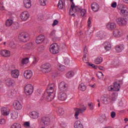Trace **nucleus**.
I'll use <instances>...</instances> for the list:
<instances>
[{
	"label": "nucleus",
	"mask_w": 128,
	"mask_h": 128,
	"mask_svg": "<svg viewBox=\"0 0 128 128\" xmlns=\"http://www.w3.org/2000/svg\"><path fill=\"white\" fill-rule=\"evenodd\" d=\"M46 92L48 96H44V98L47 102H52V100L54 98V86L48 85Z\"/></svg>",
	"instance_id": "obj_1"
},
{
	"label": "nucleus",
	"mask_w": 128,
	"mask_h": 128,
	"mask_svg": "<svg viewBox=\"0 0 128 128\" xmlns=\"http://www.w3.org/2000/svg\"><path fill=\"white\" fill-rule=\"evenodd\" d=\"M82 8L80 6H74V3L72 2L71 8L70 9V14L72 16H74L76 14L78 16V12H80Z\"/></svg>",
	"instance_id": "obj_2"
},
{
	"label": "nucleus",
	"mask_w": 128,
	"mask_h": 128,
	"mask_svg": "<svg viewBox=\"0 0 128 128\" xmlns=\"http://www.w3.org/2000/svg\"><path fill=\"white\" fill-rule=\"evenodd\" d=\"M18 38L20 42H28L30 37V34L27 32H22L18 36Z\"/></svg>",
	"instance_id": "obj_3"
},
{
	"label": "nucleus",
	"mask_w": 128,
	"mask_h": 128,
	"mask_svg": "<svg viewBox=\"0 0 128 128\" xmlns=\"http://www.w3.org/2000/svg\"><path fill=\"white\" fill-rule=\"evenodd\" d=\"M52 70V65L50 63L44 64L41 66V70L42 72L44 74H48V72H50Z\"/></svg>",
	"instance_id": "obj_4"
},
{
	"label": "nucleus",
	"mask_w": 128,
	"mask_h": 128,
	"mask_svg": "<svg viewBox=\"0 0 128 128\" xmlns=\"http://www.w3.org/2000/svg\"><path fill=\"white\" fill-rule=\"evenodd\" d=\"M50 52L53 54H56L60 52V47L56 43L51 44L50 46Z\"/></svg>",
	"instance_id": "obj_5"
},
{
	"label": "nucleus",
	"mask_w": 128,
	"mask_h": 128,
	"mask_svg": "<svg viewBox=\"0 0 128 128\" xmlns=\"http://www.w3.org/2000/svg\"><path fill=\"white\" fill-rule=\"evenodd\" d=\"M24 90L26 96H30L34 92V86L30 84H28L26 86Z\"/></svg>",
	"instance_id": "obj_6"
},
{
	"label": "nucleus",
	"mask_w": 128,
	"mask_h": 128,
	"mask_svg": "<svg viewBox=\"0 0 128 128\" xmlns=\"http://www.w3.org/2000/svg\"><path fill=\"white\" fill-rule=\"evenodd\" d=\"M112 34L114 38H118L124 36V32L120 29H116L113 31Z\"/></svg>",
	"instance_id": "obj_7"
},
{
	"label": "nucleus",
	"mask_w": 128,
	"mask_h": 128,
	"mask_svg": "<svg viewBox=\"0 0 128 128\" xmlns=\"http://www.w3.org/2000/svg\"><path fill=\"white\" fill-rule=\"evenodd\" d=\"M20 18L22 22H26L30 18V14L28 11H24L20 14Z\"/></svg>",
	"instance_id": "obj_8"
},
{
	"label": "nucleus",
	"mask_w": 128,
	"mask_h": 128,
	"mask_svg": "<svg viewBox=\"0 0 128 128\" xmlns=\"http://www.w3.org/2000/svg\"><path fill=\"white\" fill-rule=\"evenodd\" d=\"M13 107L16 110H22V104L18 100H16L13 103Z\"/></svg>",
	"instance_id": "obj_9"
},
{
	"label": "nucleus",
	"mask_w": 128,
	"mask_h": 128,
	"mask_svg": "<svg viewBox=\"0 0 128 128\" xmlns=\"http://www.w3.org/2000/svg\"><path fill=\"white\" fill-rule=\"evenodd\" d=\"M50 118L44 117L41 118L40 120H39V124L40 126L44 125L45 126H46L50 124Z\"/></svg>",
	"instance_id": "obj_10"
},
{
	"label": "nucleus",
	"mask_w": 128,
	"mask_h": 128,
	"mask_svg": "<svg viewBox=\"0 0 128 128\" xmlns=\"http://www.w3.org/2000/svg\"><path fill=\"white\" fill-rule=\"evenodd\" d=\"M32 71L30 70H28L24 72V76L26 80H30L32 78Z\"/></svg>",
	"instance_id": "obj_11"
},
{
	"label": "nucleus",
	"mask_w": 128,
	"mask_h": 128,
	"mask_svg": "<svg viewBox=\"0 0 128 128\" xmlns=\"http://www.w3.org/2000/svg\"><path fill=\"white\" fill-rule=\"evenodd\" d=\"M116 23L120 26L126 24V20L124 18L120 17L116 19Z\"/></svg>",
	"instance_id": "obj_12"
},
{
	"label": "nucleus",
	"mask_w": 128,
	"mask_h": 128,
	"mask_svg": "<svg viewBox=\"0 0 128 128\" xmlns=\"http://www.w3.org/2000/svg\"><path fill=\"white\" fill-rule=\"evenodd\" d=\"M0 55L4 58H10V51L6 50H1Z\"/></svg>",
	"instance_id": "obj_13"
},
{
	"label": "nucleus",
	"mask_w": 128,
	"mask_h": 128,
	"mask_svg": "<svg viewBox=\"0 0 128 128\" xmlns=\"http://www.w3.org/2000/svg\"><path fill=\"white\" fill-rule=\"evenodd\" d=\"M68 98V95L64 92H60L58 94V98L60 100H66Z\"/></svg>",
	"instance_id": "obj_14"
},
{
	"label": "nucleus",
	"mask_w": 128,
	"mask_h": 128,
	"mask_svg": "<svg viewBox=\"0 0 128 128\" xmlns=\"http://www.w3.org/2000/svg\"><path fill=\"white\" fill-rule=\"evenodd\" d=\"M106 26L109 30H114L116 28V24L114 22H109L106 24Z\"/></svg>",
	"instance_id": "obj_15"
},
{
	"label": "nucleus",
	"mask_w": 128,
	"mask_h": 128,
	"mask_svg": "<svg viewBox=\"0 0 128 128\" xmlns=\"http://www.w3.org/2000/svg\"><path fill=\"white\" fill-rule=\"evenodd\" d=\"M10 74L13 78H18L20 76V71L18 70H12Z\"/></svg>",
	"instance_id": "obj_16"
},
{
	"label": "nucleus",
	"mask_w": 128,
	"mask_h": 128,
	"mask_svg": "<svg viewBox=\"0 0 128 128\" xmlns=\"http://www.w3.org/2000/svg\"><path fill=\"white\" fill-rule=\"evenodd\" d=\"M44 36L43 34L40 35L36 38V44H42L44 42Z\"/></svg>",
	"instance_id": "obj_17"
},
{
	"label": "nucleus",
	"mask_w": 128,
	"mask_h": 128,
	"mask_svg": "<svg viewBox=\"0 0 128 128\" xmlns=\"http://www.w3.org/2000/svg\"><path fill=\"white\" fill-rule=\"evenodd\" d=\"M116 52H122L124 50V44H118L115 46Z\"/></svg>",
	"instance_id": "obj_18"
},
{
	"label": "nucleus",
	"mask_w": 128,
	"mask_h": 128,
	"mask_svg": "<svg viewBox=\"0 0 128 128\" xmlns=\"http://www.w3.org/2000/svg\"><path fill=\"white\" fill-rule=\"evenodd\" d=\"M5 84L8 86H12L14 85V80L12 78H8L5 80Z\"/></svg>",
	"instance_id": "obj_19"
},
{
	"label": "nucleus",
	"mask_w": 128,
	"mask_h": 128,
	"mask_svg": "<svg viewBox=\"0 0 128 128\" xmlns=\"http://www.w3.org/2000/svg\"><path fill=\"white\" fill-rule=\"evenodd\" d=\"M1 114L2 116H8L10 114V109L6 107L1 108Z\"/></svg>",
	"instance_id": "obj_20"
},
{
	"label": "nucleus",
	"mask_w": 128,
	"mask_h": 128,
	"mask_svg": "<svg viewBox=\"0 0 128 128\" xmlns=\"http://www.w3.org/2000/svg\"><path fill=\"white\" fill-rule=\"evenodd\" d=\"M100 100L102 104H106L108 102H110V97L108 95H103L100 97Z\"/></svg>",
	"instance_id": "obj_21"
},
{
	"label": "nucleus",
	"mask_w": 128,
	"mask_h": 128,
	"mask_svg": "<svg viewBox=\"0 0 128 128\" xmlns=\"http://www.w3.org/2000/svg\"><path fill=\"white\" fill-rule=\"evenodd\" d=\"M24 6L25 8H32V1L30 0H24Z\"/></svg>",
	"instance_id": "obj_22"
},
{
	"label": "nucleus",
	"mask_w": 128,
	"mask_h": 128,
	"mask_svg": "<svg viewBox=\"0 0 128 128\" xmlns=\"http://www.w3.org/2000/svg\"><path fill=\"white\" fill-rule=\"evenodd\" d=\"M91 8L93 12H98L100 10V6L96 2H94L91 5Z\"/></svg>",
	"instance_id": "obj_23"
},
{
	"label": "nucleus",
	"mask_w": 128,
	"mask_h": 128,
	"mask_svg": "<svg viewBox=\"0 0 128 128\" xmlns=\"http://www.w3.org/2000/svg\"><path fill=\"white\" fill-rule=\"evenodd\" d=\"M30 116L33 120H36L40 117L38 113L36 111H33L30 113Z\"/></svg>",
	"instance_id": "obj_24"
},
{
	"label": "nucleus",
	"mask_w": 128,
	"mask_h": 128,
	"mask_svg": "<svg viewBox=\"0 0 128 128\" xmlns=\"http://www.w3.org/2000/svg\"><path fill=\"white\" fill-rule=\"evenodd\" d=\"M104 46L106 52H108L112 50V44L110 42H105L104 44Z\"/></svg>",
	"instance_id": "obj_25"
},
{
	"label": "nucleus",
	"mask_w": 128,
	"mask_h": 128,
	"mask_svg": "<svg viewBox=\"0 0 128 128\" xmlns=\"http://www.w3.org/2000/svg\"><path fill=\"white\" fill-rule=\"evenodd\" d=\"M66 84L64 82H61L58 86V88L60 92H62V90H66Z\"/></svg>",
	"instance_id": "obj_26"
},
{
	"label": "nucleus",
	"mask_w": 128,
	"mask_h": 128,
	"mask_svg": "<svg viewBox=\"0 0 128 128\" xmlns=\"http://www.w3.org/2000/svg\"><path fill=\"white\" fill-rule=\"evenodd\" d=\"M74 128H84V125L82 123L80 120L76 121L74 124Z\"/></svg>",
	"instance_id": "obj_27"
},
{
	"label": "nucleus",
	"mask_w": 128,
	"mask_h": 128,
	"mask_svg": "<svg viewBox=\"0 0 128 128\" xmlns=\"http://www.w3.org/2000/svg\"><path fill=\"white\" fill-rule=\"evenodd\" d=\"M108 96L110 102H114L116 100V98H118V94L116 93H113L111 96Z\"/></svg>",
	"instance_id": "obj_28"
},
{
	"label": "nucleus",
	"mask_w": 128,
	"mask_h": 128,
	"mask_svg": "<svg viewBox=\"0 0 128 128\" xmlns=\"http://www.w3.org/2000/svg\"><path fill=\"white\" fill-rule=\"evenodd\" d=\"M22 48L24 50H31V48H32V43H28L22 46Z\"/></svg>",
	"instance_id": "obj_29"
},
{
	"label": "nucleus",
	"mask_w": 128,
	"mask_h": 128,
	"mask_svg": "<svg viewBox=\"0 0 128 128\" xmlns=\"http://www.w3.org/2000/svg\"><path fill=\"white\" fill-rule=\"evenodd\" d=\"M114 92H118L120 90V84L114 82Z\"/></svg>",
	"instance_id": "obj_30"
},
{
	"label": "nucleus",
	"mask_w": 128,
	"mask_h": 128,
	"mask_svg": "<svg viewBox=\"0 0 128 128\" xmlns=\"http://www.w3.org/2000/svg\"><path fill=\"white\" fill-rule=\"evenodd\" d=\"M78 88L80 90L84 92L86 90V86L84 83H81L79 84Z\"/></svg>",
	"instance_id": "obj_31"
},
{
	"label": "nucleus",
	"mask_w": 128,
	"mask_h": 128,
	"mask_svg": "<svg viewBox=\"0 0 128 128\" xmlns=\"http://www.w3.org/2000/svg\"><path fill=\"white\" fill-rule=\"evenodd\" d=\"M30 58H25L21 60V64L23 66H24V64H28V62H30Z\"/></svg>",
	"instance_id": "obj_32"
},
{
	"label": "nucleus",
	"mask_w": 128,
	"mask_h": 128,
	"mask_svg": "<svg viewBox=\"0 0 128 128\" xmlns=\"http://www.w3.org/2000/svg\"><path fill=\"white\" fill-rule=\"evenodd\" d=\"M94 62L96 64H100L102 62V58L99 56L94 60Z\"/></svg>",
	"instance_id": "obj_33"
},
{
	"label": "nucleus",
	"mask_w": 128,
	"mask_h": 128,
	"mask_svg": "<svg viewBox=\"0 0 128 128\" xmlns=\"http://www.w3.org/2000/svg\"><path fill=\"white\" fill-rule=\"evenodd\" d=\"M18 113L16 112H13L11 114V118L12 120H16V118H18Z\"/></svg>",
	"instance_id": "obj_34"
},
{
	"label": "nucleus",
	"mask_w": 128,
	"mask_h": 128,
	"mask_svg": "<svg viewBox=\"0 0 128 128\" xmlns=\"http://www.w3.org/2000/svg\"><path fill=\"white\" fill-rule=\"evenodd\" d=\"M120 10V14H123L124 16H126L128 14V10H126V8L125 7H123Z\"/></svg>",
	"instance_id": "obj_35"
},
{
	"label": "nucleus",
	"mask_w": 128,
	"mask_h": 128,
	"mask_svg": "<svg viewBox=\"0 0 128 128\" xmlns=\"http://www.w3.org/2000/svg\"><path fill=\"white\" fill-rule=\"evenodd\" d=\"M74 110H75V114H74L75 118L76 120H78V116H80V114L82 113L80 112V110H78V109L77 108H76L74 109Z\"/></svg>",
	"instance_id": "obj_36"
},
{
	"label": "nucleus",
	"mask_w": 128,
	"mask_h": 128,
	"mask_svg": "<svg viewBox=\"0 0 128 128\" xmlns=\"http://www.w3.org/2000/svg\"><path fill=\"white\" fill-rule=\"evenodd\" d=\"M64 2H62V0H60L58 1V8H60V10H62V8H64V7L65 6Z\"/></svg>",
	"instance_id": "obj_37"
},
{
	"label": "nucleus",
	"mask_w": 128,
	"mask_h": 128,
	"mask_svg": "<svg viewBox=\"0 0 128 128\" xmlns=\"http://www.w3.org/2000/svg\"><path fill=\"white\" fill-rule=\"evenodd\" d=\"M75 74H76L74 73V72L72 71H70L66 74V78H72V76H74Z\"/></svg>",
	"instance_id": "obj_38"
},
{
	"label": "nucleus",
	"mask_w": 128,
	"mask_h": 128,
	"mask_svg": "<svg viewBox=\"0 0 128 128\" xmlns=\"http://www.w3.org/2000/svg\"><path fill=\"white\" fill-rule=\"evenodd\" d=\"M56 68L60 72H64V66H63L62 64H58Z\"/></svg>",
	"instance_id": "obj_39"
},
{
	"label": "nucleus",
	"mask_w": 128,
	"mask_h": 128,
	"mask_svg": "<svg viewBox=\"0 0 128 128\" xmlns=\"http://www.w3.org/2000/svg\"><path fill=\"white\" fill-rule=\"evenodd\" d=\"M12 24H14L12 20L8 19L6 20V26H10Z\"/></svg>",
	"instance_id": "obj_40"
},
{
	"label": "nucleus",
	"mask_w": 128,
	"mask_h": 128,
	"mask_svg": "<svg viewBox=\"0 0 128 128\" xmlns=\"http://www.w3.org/2000/svg\"><path fill=\"white\" fill-rule=\"evenodd\" d=\"M96 76L100 80H102V78H104V74L100 72H98L96 74Z\"/></svg>",
	"instance_id": "obj_41"
},
{
	"label": "nucleus",
	"mask_w": 128,
	"mask_h": 128,
	"mask_svg": "<svg viewBox=\"0 0 128 128\" xmlns=\"http://www.w3.org/2000/svg\"><path fill=\"white\" fill-rule=\"evenodd\" d=\"M80 10V15L81 16H86V10L82 8Z\"/></svg>",
	"instance_id": "obj_42"
},
{
	"label": "nucleus",
	"mask_w": 128,
	"mask_h": 128,
	"mask_svg": "<svg viewBox=\"0 0 128 128\" xmlns=\"http://www.w3.org/2000/svg\"><path fill=\"white\" fill-rule=\"evenodd\" d=\"M30 122H25L23 124V126L24 128H30Z\"/></svg>",
	"instance_id": "obj_43"
},
{
	"label": "nucleus",
	"mask_w": 128,
	"mask_h": 128,
	"mask_svg": "<svg viewBox=\"0 0 128 128\" xmlns=\"http://www.w3.org/2000/svg\"><path fill=\"white\" fill-rule=\"evenodd\" d=\"M47 0H39V2L40 6H44L46 4Z\"/></svg>",
	"instance_id": "obj_44"
},
{
	"label": "nucleus",
	"mask_w": 128,
	"mask_h": 128,
	"mask_svg": "<svg viewBox=\"0 0 128 128\" xmlns=\"http://www.w3.org/2000/svg\"><path fill=\"white\" fill-rule=\"evenodd\" d=\"M38 62V58L36 57H34V60L32 62V66H36Z\"/></svg>",
	"instance_id": "obj_45"
},
{
	"label": "nucleus",
	"mask_w": 128,
	"mask_h": 128,
	"mask_svg": "<svg viewBox=\"0 0 128 128\" xmlns=\"http://www.w3.org/2000/svg\"><path fill=\"white\" fill-rule=\"evenodd\" d=\"M78 109V110L80 112L81 114H82L85 110H86V106H84L82 108H77Z\"/></svg>",
	"instance_id": "obj_46"
},
{
	"label": "nucleus",
	"mask_w": 128,
	"mask_h": 128,
	"mask_svg": "<svg viewBox=\"0 0 128 128\" xmlns=\"http://www.w3.org/2000/svg\"><path fill=\"white\" fill-rule=\"evenodd\" d=\"M88 48H84V57H83V60H84V59L86 58V54H88Z\"/></svg>",
	"instance_id": "obj_47"
},
{
	"label": "nucleus",
	"mask_w": 128,
	"mask_h": 128,
	"mask_svg": "<svg viewBox=\"0 0 128 128\" xmlns=\"http://www.w3.org/2000/svg\"><path fill=\"white\" fill-rule=\"evenodd\" d=\"M88 106H89V110H94V107L92 102L90 103Z\"/></svg>",
	"instance_id": "obj_48"
},
{
	"label": "nucleus",
	"mask_w": 128,
	"mask_h": 128,
	"mask_svg": "<svg viewBox=\"0 0 128 128\" xmlns=\"http://www.w3.org/2000/svg\"><path fill=\"white\" fill-rule=\"evenodd\" d=\"M9 46H10L12 48H16V46L14 42L12 41L9 44Z\"/></svg>",
	"instance_id": "obj_49"
},
{
	"label": "nucleus",
	"mask_w": 128,
	"mask_h": 128,
	"mask_svg": "<svg viewBox=\"0 0 128 128\" xmlns=\"http://www.w3.org/2000/svg\"><path fill=\"white\" fill-rule=\"evenodd\" d=\"M108 90L109 92H114V86L111 85L109 86L108 88Z\"/></svg>",
	"instance_id": "obj_50"
},
{
	"label": "nucleus",
	"mask_w": 128,
	"mask_h": 128,
	"mask_svg": "<svg viewBox=\"0 0 128 128\" xmlns=\"http://www.w3.org/2000/svg\"><path fill=\"white\" fill-rule=\"evenodd\" d=\"M107 120H106V117H103V118H100V122H106Z\"/></svg>",
	"instance_id": "obj_51"
},
{
	"label": "nucleus",
	"mask_w": 128,
	"mask_h": 128,
	"mask_svg": "<svg viewBox=\"0 0 128 128\" xmlns=\"http://www.w3.org/2000/svg\"><path fill=\"white\" fill-rule=\"evenodd\" d=\"M0 10H6V8L4 6V3H0Z\"/></svg>",
	"instance_id": "obj_52"
},
{
	"label": "nucleus",
	"mask_w": 128,
	"mask_h": 128,
	"mask_svg": "<svg viewBox=\"0 0 128 128\" xmlns=\"http://www.w3.org/2000/svg\"><path fill=\"white\" fill-rule=\"evenodd\" d=\"M116 116V114L114 112H111V118H114Z\"/></svg>",
	"instance_id": "obj_53"
},
{
	"label": "nucleus",
	"mask_w": 128,
	"mask_h": 128,
	"mask_svg": "<svg viewBox=\"0 0 128 128\" xmlns=\"http://www.w3.org/2000/svg\"><path fill=\"white\" fill-rule=\"evenodd\" d=\"M116 6H117V4H116V2H113L111 4V6L113 8H116Z\"/></svg>",
	"instance_id": "obj_54"
},
{
	"label": "nucleus",
	"mask_w": 128,
	"mask_h": 128,
	"mask_svg": "<svg viewBox=\"0 0 128 128\" xmlns=\"http://www.w3.org/2000/svg\"><path fill=\"white\" fill-rule=\"evenodd\" d=\"M64 62L66 66L70 64V59H68V58L64 60Z\"/></svg>",
	"instance_id": "obj_55"
},
{
	"label": "nucleus",
	"mask_w": 128,
	"mask_h": 128,
	"mask_svg": "<svg viewBox=\"0 0 128 128\" xmlns=\"http://www.w3.org/2000/svg\"><path fill=\"white\" fill-rule=\"evenodd\" d=\"M58 24V21L56 20H54L53 24H52V26H54Z\"/></svg>",
	"instance_id": "obj_56"
},
{
	"label": "nucleus",
	"mask_w": 128,
	"mask_h": 128,
	"mask_svg": "<svg viewBox=\"0 0 128 128\" xmlns=\"http://www.w3.org/2000/svg\"><path fill=\"white\" fill-rule=\"evenodd\" d=\"M0 124L2 125L6 124V120L4 119H1L0 120Z\"/></svg>",
	"instance_id": "obj_57"
},
{
	"label": "nucleus",
	"mask_w": 128,
	"mask_h": 128,
	"mask_svg": "<svg viewBox=\"0 0 128 128\" xmlns=\"http://www.w3.org/2000/svg\"><path fill=\"white\" fill-rule=\"evenodd\" d=\"M58 113L60 114V116H62V114H64V112L60 110H58Z\"/></svg>",
	"instance_id": "obj_58"
},
{
	"label": "nucleus",
	"mask_w": 128,
	"mask_h": 128,
	"mask_svg": "<svg viewBox=\"0 0 128 128\" xmlns=\"http://www.w3.org/2000/svg\"><path fill=\"white\" fill-rule=\"evenodd\" d=\"M88 28H90L92 26V22H90V19H88Z\"/></svg>",
	"instance_id": "obj_59"
},
{
	"label": "nucleus",
	"mask_w": 128,
	"mask_h": 128,
	"mask_svg": "<svg viewBox=\"0 0 128 128\" xmlns=\"http://www.w3.org/2000/svg\"><path fill=\"white\" fill-rule=\"evenodd\" d=\"M50 36H56V31L53 30L50 34Z\"/></svg>",
	"instance_id": "obj_60"
},
{
	"label": "nucleus",
	"mask_w": 128,
	"mask_h": 128,
	"mask_svg": "<svg viewBox=\"0 0 128 128\" xmlns=\"http://www.w3.org/2000/svg\"><path fill=\"white\" fill-rule=\"evenodd\" d=\"M89 66H92V68H97V66H96V65L94 64H90Z\"/></svg>",
	"instance_id": "obj_61"
},
{
	"label": "nucleus",
	"mask_w": 128,
	"mask_h": 128,
	"mask_svg": "<svg viewBox=\"0 0 128 128\" xmlns=\"http://www.w3.org/2000/svg\"><path fill=\"white\" fill-rule=\"evenodd\" d=\"M99 70H104V67L102 66H100L98 67Z\"/></svg>",
	"instance_id": "obj_62"
},
{
	"label": "nucleus",
	"mask_w": 128,
	"mask_h": 128,
	"mask_svg": "<svg viewBox=\"0 0 128 128\" xmlns=\"http://www.w3.org/2000/svg\"><path fill=\"white\" fill-rule=\"evenodd\" d=\"M126 72H128V70H124V72L122 74H126Z\"/></svg>",
	"instance_id": "obj_63"
},
{
	"label": "nucleus",
	"mask_w": 128,
	"mask_h": 128,
	"mask_svg": "<svg viewBox=\"0 0 128 128\" xmlns=\"http://www.w3.org/2000/svg\"><path fill=\"white\" fill-rule=\"evenodd\" d=\"M126 4H128V0H123Z\"/></svg>",
	"instance_id": "obj_64"
}]
</instances>
